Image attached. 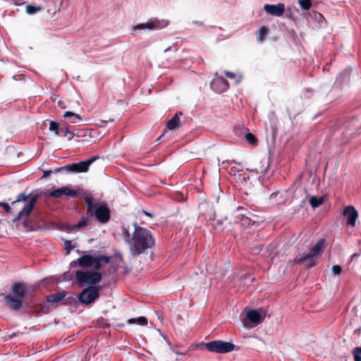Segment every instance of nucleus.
Listing matches in <instances>:
<instances>
[{
	"label": "nucleus",
	"instance_id": "nucleus-25",
	"mask_svg": "<svg viewBox=\"0 0 361 361\" xmlns=\"http://www.w3.org/2000/svg\"><path fill=\"white\" fill-rule=\"evenodd\" d=\"M267 34H268V29L264 26L261 27L259 29L258 33H257L258 41H259V42L264 41L266 36L267 35Z\"/></svg>",
	"mask_w": 361,
	"mask_h": 361
},
{
	"label": "nucleus",
	"instance_id": "nucleus-10",
	"mask_svg": "<svg viewBox=\"0 0 361 361\" xmlns=\"http://www.w3.org/2000/svg\"><path fill=\"white\" fill-rule=\"evenodd\" d=\"M78 195V192L75 190L71 189L68 186H64L57 188L49 192L48 195L53 198H61L63 195L67 197H75Z\"/></svg>",
	"mask_w": 361,
	"mask_h": 361
},
{
	"label": "nucleus",
	"instance_id": "nucleus-23",
	"mask_svg": "<svg viewBox=\"0 0 361 361\" xmlns=\"http://www.w3.org/2000/svg\"><path fill=\"white\" fill-rule=\"evenodd\" d=\"M128 323L130 324H137L141 326H145L147 324V319L145 317H140L138 318H132L128 320Z\"/></svg>",
	"mask_w": 361,
	"mask_h": 361
},
{
	"label": "nucleus",
	"instance_id": "nucleus-6",
	"mask_svg": "<svg viewBox=\"0 0 361 361\" xmlns=\"http://www.w3.org/2000/svg\"><path fill=\"white\" fill-rule=\"evenodd\" d=\"M99 159L98 156H94L85 161H80L78 163H73L67 164L63 167L56 168L55 172H59L62 170H67L68 171L73 173H84L87 172L89 169L90 166L97 159Z\"/></svg>",
	"mask_w": 361,
	"mask_h": 361
},
{
	"label": "nucleus",
	"instance_id": "nucleus-4",
	"mask_svg": "<svg viewBox=\"0 0 361 361\" xmlns=\"http://www.w3.org/2000/svg\"><path fill=\"white\" fill-rule=\"evenodd\" d=\"M325 240L322 238L317 242V243L310 249L307 254L301 256H297L293 260H290L288 264L291 265L300 264L307 261V268H310L315 264V257L320 255L324 249Z\"/></svg>",
	"mask_w": 361,
	"mask_h": 361
},
{
	"label": "nucleus",
	"instance_id": "nucleus-3",
	"mask_svg": "<svg viewBox=\"0 0 361 361\" xmlns=\"http://www.w3.org/2000/svg\"><path fill=\"white\" fill-rule=\"evenodd\" d=\"M11 290L13 295H6L4 299V302L11 310H20L23 305H25V302H27L24 300L26 294V286L23 283H14L12 285Z\"/></svg>",
	"mask_w": 361,
	"mask_h": 361
},
{
	"label": "nucleus",
	"instance_id": "nucleus-32",
	"mask_svg": "<svg viewBox=\"0 0 361 361\" xmlns=\"http://www.w3.org/2000/svg\"><path fill=\"white\" fill-rule=\"evenodd\" d=\"M40 10H41L40 7H36V6L30 5V4H29L26 6V12L30 15H32Z\"/></svg>",
	"mask_w": 361,
	"mask_h": 361
},
{
	"label": "nucleus",
	"instance_id": "nucleus-40",
	"mask_svg": "<svg viewBox=\"0 0 361 361\" xmlns=\"http://www.w3.org/2000/svg\"><path fill=\"white\" fill-rule=\"evenodd\" d=\"M51 172H52L51 170L44 171L43 178L47 177L48 176H49L51 173Z\"/></svg>",
	"mask_w": 361,
	"mask_h": 361
},
{
	"label": "nucleus",
	"instance_id": "nucleus-19",
	"mask_svg": "<svg viewBox=\"0 0 361 361\" xmlns=\"http://www.w3.org/2000/svg\"><path fill=\"white\" fill-rule=\"evenodd\" d=\"M67 292L62 290L56 293L49 294L47 296L46 300L49 303H56L61 301L67 295Z\"/></svg>",
	"mask_w": 361,
	"mask_h": 361
},
{
	"label": "nucleus",
	"instance_id": "nucleus-37",
	"mask_svg": "<svg viewBox=\"0 0 361 361\" xmlns=\"http://www.w3.org/2000/svg\"><path fill=\"white\" fill-rule=\"evenodd\" d=\"M332 271L334 274L338 275L342 271V267L340 265H334L332 267Z\"/></svg>",
	"mask_w": 361,
	"mask_h": 361
},
{
	"label": "nucleus",
	"instance_id": "nucleus-26",
	"mask_svg": "<svg viewBox=\"0 0 361 361\" xmlns=\"http://www.w3.org/2000/svg\"><path fill=\"white\" fill-rule=\"evenodd\" d=\"M30 195V194L29 195H26L25 192L20 193L17 196L16 200L11 202V205H14L16 203L20 202H25V201H27L28 200Z\"/></svg>",
	"mask_w": 361,
	"mask_h": 361
},
{
	"label": "nucleus",
	"instance_id": "nucleus-16",
	"mask_svg": "<svg viewBox=\"0 0 361 361\" xmlns=\"http://www.w3.org/2000/svg\"><path fill=\"white\" fill-rule=\"evenodd\" d=\"M94 261V256L90 255H85L79 257L75 262H74V263L82 268L92 267Z\"/></svg>",
	"mask_w": 361,
	"mask_h": 361
},
{
	"label": "nucleus",
	"instance_id": "nucleus-45",
	"mask_svg": "<svg viewBox=\"0 0 361 361\" xmlns=\"http://www.w3.org/2000/svg\"><path fill=\"white\" fill-rule=\"evenodd\" d=\"M145 214L147 215V216H151L150 214H149L148 212H145Z\"/></svg>",
	"mask_w": 361,
	"mask_h": 361
},
{
	"label": "nucleus",
	"instance_id": "nucleus-20",
	"mask_svg": "<svg viewBox=\"0 0 361 361\" xmlns=\"http://www.w3.org/2000/svg\"><path fill=\"white\" fill-rule=\"evenodd\" d=\"M63 116L66 118H68L70 123H76L78 122L82 121L84 120H86V118L78 114H75L72 111H66Z\"/></svg>",
	"mask_w": 361,
	"mask_h": 361
},
{
	"label": "nucleus",
	"instance_id": "nucleus-11",
	"mask_svg": "<svg viewBox=\"0 0 361 361\" xmlns=\"http://www.w3.org/2000/svg\"><path fill=\"white\" fill-rule=\"evenodd\" d=\"M37 200V195L31 197L28 202L24 206V207L18 212L16 216L13 219V221L16 222L17 221H19L23 216H28L33 210Z\"/></svg>",
	"mask_w": 361,
	"mask_h": 361
},
{
	"label": "nucleus",
	"instance_id": "nucleus-21",
	"mask_svg": "<svg viewBox=\"0 0 361 361\" xmlns=\"http://www.w3.org/2000/svg\"><path fill=\"white\" fill-rule=\"evenodd\" d=\"M246 316L250 322L255 324L261 323L263 319L260 314L255 310H249Z\"/></svg>",
	"mask_w": 361,
	"mask_h": 361
},
{
	"label": "nucleus",
	"instance_id": "nucleus-1",
	"mask_svg": "<svg viewBox=\"0 0 361 361\" xmlns=\"http://www.w3.org/2000/svg\"><path fill=\"white\" fill-rule=\"evenodd\" d=\"M134 225L135 229L132 236L126 228H123V234L126 237V240L129 244L131 255L135 257L152 248L155 244V240L149 230L139 226L136 224Z\"/></svg>",
	"mask_w": 361,
	"mask_h": 361
},
{
	"label": "nucleus",
	"instance_id": "nucleus-17",
	"mask_svg": "<svg viewBox=\"0 0 361 361\" xmlns=\"http://www.w3.org/2000/svg\"><path fill=\"white\" fill-rule=\"evenodd\" d=\"M182 115V112L176 113L173 117L166 123V128L170 130L178 129L180 126L179 116Z\"/></svg>",
	"mask_w": 361,
	"mask_h": 361
},
{
	"label": "nucleus",
	"instance_id": "nucleus-15",
	"mask_svg": "<svg viewBox=\"0 0 361 361\" xmlns=\"http://www.w3.org/2000/svg\"><path fill=\"white\" fill-rule=\"evenodd\" d=\"M244 211L243 207H238L235 210V222L241 224L243 226H250L253 224L255 221L247 216L246 214L242 212Z\"/></svg>",
	"mask_w": 361,
	"mask_h": 361
},
{
	"label": "nucleus",
	"instance_id": "nucleus-27",
	"mask_svg": "<svg viewBox=\"0 0 361 361\" xmlns=\"http://www.w3.org/2000/svg\"><path fill=\"white\" fill-rule=\"evenodd\" d=\"M60 126L59 124L54 121L50 122L49 130L54 132L55 135H60Z\"/></svg>",
	"mask_w": 361,
	"mask_h": 361
},
{
	"label": "nucleus",
	"instance_id": "nucleus-7",
	"mask_svg": "<svg viewBox=\"0 0 361 361\" xmlns=\"http://www.w3.org/2000/svg\"><path fill=\"white\" fill-rule=\"evenodd\" d=\"M205 348L209 352L223 354L233 351L235 346L230 342L215 340L205 343Z\"/></svg>",
	"mask_w": 361,
	"mask_h": 361
},
{
	"label": "nucleus",
	"instance_id": "nucleus-24",
	"mask_svg": "<svg viewBox=\"0 0 361 361\" xmlns=\"http://www.w3.org/2000/svg\"><path fill=\"white\" fill-rule=\"evenodd\" d=\"M309 202L313 208H316L323 204L324 198L322 197H317L315 196H312V197H310V198L309 200Z\"/></svg>",
	"mask_w": 361,
	"mask_h": 361
},
{
	"label": "nucleus",
	"instance_id": "nucleus-39",
	"mask_svg": "<svg viewBox=\"0 0 361 361\" xmlns=\"http://www.w3.org/2000/svg\"><path fill=\"white\" fill-rule=\"evenodd\" d=\"M225 75L229 78H234L235 75L233 73L226 71Z\"/></svg>",
	"mask_w": 361,
	"mask_h": 361
},
{
	"label": "nucleus",
	"instance_id": "nucleus-35",
	"mask_svg": "<svg viewBox=\"0 0 361 361\" xmlns=\"http://www.w3.org/2000/svg\"><path fill=\"white\" fill-rule=\"evenodd\" d=\"M74 247L75 246L72 245L71 240H66L64 242V249L67 251V254H69Z\"/></svg>",
	"mask_w": 361,
	"mask_h": 361
},
{
	"label": "nucleus",
	"instance_id": "nucleus-38",
	"mask_svg": "<svg viewBox=\"0 0 361 361\" xmlns=\"http://www.w3.org/2000/svg\"><path fill=\"white\" fill-rule=\"evenodd\" d=\"M40 312L42 314H47L49 311V307L46 305L39 304Z\"/></svg>",
	"mask_w": 361,
	"mask_h": 361
},
{
	"label": "nucleus",
	"instance_id": "nucleus-8",
	"mask_svg": "<svg viewBox=\"0 0 361 361\" xmlns=\"http://www.w3.org/2000/svg\"><path fill=\"white\" fill-rule=\"evenodd\" d=\"M100 286H90L78 295L79 301L84 305L94 302L99 297Z\"/></svg>",
	"mask_w": 361,
	"mask_h": 361
},
{
	"label": "nucleus",
	"instance_id": "nucleus-18",
	"mask_svg": "<svg viewBox=\"0 0 361 361\" xmlns=\"http://www.w3.org/2000/svg\"><path fill=\"white\" fill-rule=\"evenodd\" d=\"M94 261L93 262L92 267L95 270H99L102 264H106L110 262V257L106 255H97L94 257Z\"/></svg>",
	"mask_w": 361,
	"mask_h": 361
},
{
	"label": "nucleus",
	"instance_id": "nucleus-29",
	"mask_svg": "<svg viewBox=\"0 0 361 361\" xmlns=\"http://www.w3.org/2000/svg\"><path fill=\"white\" fill-rule=\"evenodd\" d=\"M298 3L300 7L304 10H308L312 6L311 0H299Z\"/></svg>",
	"mask_w": 361,
	"mask_h": 361
},
{
	"label": "nucleus",
	"instance_id": "nucleus-2",
	"mask_svg": "<svg viewBox=\"0 0 361 361\" xmlns=\"http://www.w3.org/2000/svg\"><path fill=\"white\" fill-rule=\"evenodd\" d=\"M86 207L92 209V217L102 224L108 223L111 218V212L106 203L99 202L92 195H86L84 199Z\"/></svg>",
	"mask_w": 361,
	"mask_h": 361
},
{
	"label": "nucleus",
	"instance_id": "nucleus-36",
	"mask_svg": "<svg viewBox=\"0 0 361 361\" xmlns=\"http://www.w3.org/2000/svg\"><path fill=\"white\" fill-rule=\"evenodd\" d=\"M0 206L2 207L6 213H11L12 209L10 205L6 202H0Z\"/></svg>",
	"mask_w": 361,
	"mask_h": 361
},
{
	"label": "nucleus",
	"instance_id": "nucleus-22",
	"mask_svg": "<svg viewBox=\"0 0 361 361\" xmlns=\"http://www.w3.org/2000/svg\"><path fill=\"white\" fill-rule=\"evenodd\" d=\"M169 23L168 20H159L152 19L149 21L151 30L152 29H161L166 27Z\"/></svg>",
	"mask_w": 361,
	"mask_h": 361
},
{
	"label": "nucleus",
	"instance_id": "nucleus-44",
	"mask_svg": "<svg viewBox=\"0 0 361 361\" xmlns=\"http://www.w3.org/2000/svg\"><path fill=\"white\" fill-rule=\"evenodd\" d=\"M170 49H171V47H168V48H166V49L164 50V52H167L168 51H169V50H170Z\"/></svg>",
	"mask_w": 361,
	"mask_h": 361
},
{
	"label": "nucleus",
	"instance_id": "nucleus-28",
	"mask_svg": "<svg viewBox=\"0 0 361 361\" xmlns=\"http://www.w3.org/2000/svg\"><path fill=\"white\" fill-rule=\"evenodd\" d=\"M245 140L246 141L252 145H257V137H255V135H253L252 133H247L246 135H245Z\"/></svg>",
	"mask_w": 361,
	"mask_h": 361
},
{
	"label": "nucleus",
	"instance_id": "nucleus-31",
	"mask_svg": "<svg viewBox=\"0 0 361 361\" xmlns=\"http://www.w3.org/2000/svg\"><path fill=\"white\" fill-rule=\"evenodd\" d=\"M60 133H64L65 135H69L68 140H71L74 135L73 133L70 131L65 124L61 126Z\"/></svg>",
	"mask_w": 361,
	"mask_h": 361
},
{
	"label": "nucleus",
	"instance_id": "nucleus-33",
	"mask_svg": "<svg viewBox=\"0 0 361 361\" xmlns=\"http://www.w3.org/2000/svg\"><path fill=\"white\" fill-rule=\"evenodd\" d=\"M353 353L355 361H361V347L355 348Z\"/></svg>",
	"mask_w": 361,
	"mask_h": 361
},
{
	"label": "nucleus",
	"instance_id": "nucleus-43",
	"mask_svg": "<svg viewBox=\"0 0 361 361\" xmlns=\"http://www.w3.org/2000/svg\"><path fill=\"white\" fill-rule=\"evenodd\" d=\"M164 133H163L162 135H161L157 140H156V142H159L162 137H164Z\"/></svg>",
	"mask_w": 361,
	"mask_h": 361
},
{
	"label": "nucleus",
	"instance_id": "nucleus-41",
	"mask_svg": "<svg viewBox=\"0 0 361 361\" xmlns=\"http://www.w3.org/2000/svg\"><path fill=\"white\" fill-rule=\"evenodd\" d=\"M23 226L28 229L29 228V226H28V221L27 219H25L24 221H23Z\"/></svg>",
	"mask_w": 361,
	"mask_h": 361
},
{
	"label": "nucleus",
	"instance_id": "nucleus-12",
	"mask_svg": "<svg viewBox=\"0 0 361 361\" xmlns=\"http://www.w3.org/2000/svg\"><path fill=\"white\" fill-rule=\"evenodd\" d=\"M343 214L347 220V224L354 227L358 218V212L355 208L352 205L347 206L344 208Z\"/></svg>",
	"mask_w": 361,
	"mask_h": 361
},
{
	"label": "nucleus",
	"instance_id": "nucleus-34",
	"mask_svg": "<svg viewBox=\"0 0 361 361\" xmlns=\"http://www.w3.org/2000/svg\"><path fill=\"white\" fill-rule=\"evenodd\" d=\"M142 29H149L151 30L149 22H147L146 23H140L138 24L134 27H133V30H139Z\"/></svg>",
	"mask_w": 361,
	"mask_h": 361
},
{
	"label": "nucleus",
	"instance_id": "nucleus-14",
	"mask_svg": "<svg viewBox=\"0 0 361 361\" xmlns=\"http://www.w3.org/2000/svg\"><path fill=\"white\" fill-rule=\"evenodd\" d=\"M264 11L269 15L280 17L283 16L285 11V5L282 3L277 4H265L264 6Z\"/></svg>",
	"mask_w": 361,
	"mask_h": 361
},
{
	"label": "nucleus",
	"instance_id": "nucleus-42",
	"mask_svg": "<svg viewBox=\"0 0 361 361\" xmlns=\"http://www.w3.org/2000/svg\"><path fill=\"white\" fill-rule=\"evenodd\" d=\"M360 255V252H357V253H354L352 256H351V260H353V259H355V257H357Z\"/></svg>",
	"mask_w": 361,
	"mask_h": 361
},
{
	"label": "nucleus",
	"instance_id": "nucleus-30",
	"mask_svg": "<svg viewBox=\"0 0 361 361\" xmlns=\"http://www.w3.org/2000/svg\"><path fill=\"white\" fill-rule=\"evenodd\" d=\"M25 306L27 308H35V312L37 314H42L40 312V308L39 307V305H35L31 300L29 302H25Z\"/></svg>",
	"mask_w": 361,
	"mask_h": 361
},
{
	"label": "nucleus",
	"instance_id": "nucleus-9",
	"mask_svg": "<svg viewBox=\"0 0 361 361\" xmlns=\"http://www.w3.org/2000/svg\"><path fill=\"white\" fill-rule=\"evenodd\" d=\"M92 209L87 207L86 213L80 217L79 221L75 224H67L65 225L66 229L69 232L78 231L83 229L92 224Z\"/></svg>",
	"mask_w": 361,
	"mask_h": 361
},
{
	"label": "nucleus",
	"instance_id": "nucleus-5",
	"mask_svg": "<svg viewBox=\"0 0 361 361\" xmlns=\"http://www.w3.org/2000/svg\"><path fill=\"white\" fill-rule=\"evenodd\" d=\"M75 279L80 286L94 285L102 281V274L93 271L78 270L75 272Z\"/></svg>",
	"mask_w": 361,
	"mask_h": 361
},
{
	"label": "nucleus",
	"instance_id": "nucleus-13",
	"mask_svg": "<svg viewBox=\"0 0 361 361\" xmlns=\"http://www.w3.org/2000/svg\"><path fill=\"white\" fill-rule=\"evenodd\" d=\"M212 89L218 93L226 92L228 87V82L223 77H216L211 82Z\"/></svg>",
	"mask_w": 361,
	"mask_h": 361
}]
</instances>
